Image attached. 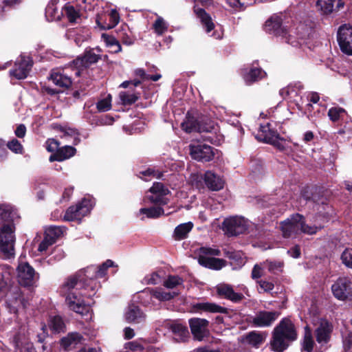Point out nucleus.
Instances as JSON below:
<instances>
[{"label":"nucleus","instance_id":"6","mask_svg":"<svg viewBox=\"0 0 352 352\" xmlns=\"http://www.w3.org/2000/svg\"><path fill=\"white\" fill-rule=\"evenodd\" d=\"M281 312L279 311H257L254 316H251L249 322L254 327H269L279 318Z\"/></svg>","mask_w":352,"mask_h":352},{"label":"nucleus","instance_id":"43","mask_svg":"<svg viewBox=\"0 0 352 352\" xmlns=\"http://www.w3.org/2000/svg\"><path fill=\"white\" fill-rule=\"evenodd\" d=\"M336 0H317L316 6L321 10L323 14H331L333 10Z\"/></svg>","mask_w":352,"mask_h":352},{"label":"nucleus","instance_id":"13","mask_svg":"<svg viewBox=\"0 0 352 352\" xmlns=\"http://www.w3.org/2000/svg\"><path fill=\"white\" fill-rule=\"evenodd\" d=\"M189 327L194 340L202 341L209 334V321L204 318H192L188 320Z\"/></svg>","mask_w":352,"mask_h":352},{"label":"nucleus","instance_id":"61","mask_svg":"<svg viewBox=\"0 0 352 352\" xmlns=\"http://www.w3.org/2000/svg\"><path fill=\"white\" fill-rule=\"evenodd\" d=\"M164 195H161L160 194H155L154 195H151L148 197L150 201L153 204L164 206L167 204V199L164 197Z\"/></svg>","mask_w":352,"mask_h":352},{"label":"nucleus","instance_id":"64","mask_svg":"<svg viewBox=\"0 0 352 352\" xmlns=\"http://www.w3.org/2000/svg\"><path fill=\"white\" fill-rule=\"evenodd\" d=\"M145 281L148 285H157L160 282V276L157 273H152L149 277H145Z\"/></svg>","mask_w":352,"mask_h":352},{"label":"nucleus","instance_id":"16","mask_svg":"<svg viewBox=\"0 0 352 352\" xmlns=\"http://www.w3.org/2000/svg\"><path fill=\"white\" fill-rule=\"evenodd\" d=\"M100 58V55L95 54L94 49L86 50L82 56H78L72 61L74 67L78 69L76 75L80 74V69L89 68L91 65L98 63Z\"/></svg>","mask_w":352,"mask_h":352},{"label":"nucleus","instance_id":"46","mask_svg":"<svg viewBox=\"0 0 352 352\" xmlns=\"http://www.w3.org/2000/svg\"><path fill=\"white\" fill-rule=\"evenodd\" d=\"M96 108L99 112L108 111L111 109V96L109 94L106 98L96 103Z\"/></svg>","mask_w":352,"mask_h":352},{"label":"nucleus","instance_id":"17","mask_svg":"<svg viewBox=\"0 0 352 352\" xmlns=\"http://www.w3.org/2000/svg\"><path fill=\"white\" fill-rule=\"evenodd\" d=\"M120 21V14L116 9H112L109 13L98 14L96 22L101 30L113 28Z\"/></svg>","mask_w":352,"mask_h":352},{"label":"nucleus","instance_id":"42","mask_svg":"<svg viewBox=\"0 0 352 352\" xmlns=\"http://www.w3.org/2000/svg\"><path fill=\"white\" fill-rule=\"evenodd\" d=\"M264 72L261 68H252L248 73L244 76V80L248 83H252L262 78V74Z\"/></svg>","mask_w":352,"mask_h":352},{"label":"nucleus","instance_id":"29","mask_svg":"<svg viewBox=\"0 0 352 352\" xmlns=\"http://www.w3.org/2000/svg\"><path fill=\"white\" fill-rule=\"evenodd\" d=\"M59 0H50L45 8V17L50 21H60L63 17V13H58L56 5Z\"/></svg>","mask_w":352,"mask_h":352},{"label":"nucleus","instance_id":"57","mask_svg":"<svg viewBox=\"0 0 352 352\" xmlns=\"http://www.w3.org/2000/svg\"><path fill=\"white\" fill-rule=\"evenodd\" d=\"M316 190H317V186H306L301 190V197L307 201H311Z\"/></svg>","mask_w":352,"mask_h":352},{"label":"nucleus","instance_id":"11","mask_svg":"<svg viewBox=\"0 0 352 352\" xmlns=\"http://www.w3.org/2000/svg\"><path fill=\"white\" fill-rule=\"evenodd\" d=\"M337 40L341 51L352 55V27L346 24L341 25L338 31Z\"/></svg>","mask_w":352,"mask_h":352},{"label":"nucleus","instance_id":"38","mask_svg":"<svg viewBox=\"0 0 352 352\" xmlns=\"http://www.w3.org/2000/svg\"><path fill=\"white\" fill-rule=\"evenodd\" d=\"M170 329L175 335L179 336L181 339L186 338L189 336L188 329L185 324L174 322L170 325Z\"/></svg>","mask_w":352,"mask_h":352},{"label":"nucleus","instance_id":"2","mask_svg":"<svg viewBox=\"0 0 352 352\" xmlns=\"http://www.w3.org/2000/svg\"><path fill=\"white\" fill-rule=\"evenodd\" d=\"M181 127L188 133L192 132L206 133V134L203 135L204 141L213 144L217 142V138L212 133L215 129L214 122L207 116L198 113L195 115L188 112Z\"/></svg>","mask_w":352,"mask_h":352},{"label":"nucleus","instance_id":"62","mask_svg":"<svg viewBox=\"0 0 352 352\" xmlns=\"http://www.w3.org/2000/svg\"><path fill=\"white\" fill-rule=\"evenodd\" d=\"M300 226H298L299 232H302L304 233H307V234L315 233L314 228L305 223V217L303 216H302V218L300 219Z\"/></svg>","mask_w":352,"mask_h":352},{"label":"nucleus","instance_id":"10","mask_svg":"<svg viewBox=\"0 0 352 352\" xmlns=\"http://www.w3.org/2000/svg\"><path fill=\"white\" fill-rule=\"evenodd\" d=\"M223 228L228 234L237 236L247 231L248 222L242 217L228 218L223 221Z\"/></svg>","mask_w":352,"mask_h":352},{"label":"nucleus","instance_id":"33","mask_svg":"<svg viewBox=\"0 0 352 352\" xmlns=\"http://www.w3.org/2000/svg\"><path fill=\"white\" fill-rule=\"evenodd\" d=\"M314 341L312 336L311 328L307 325L304 329V336L301 343V351L312 352L314 346Z\"/></svg>","mask_w":352,"mask_h":352},{"label":"nucleus","instance_id":"31","mask_svg":"<svg viewBox=\"0 0 352 352\" xmlns=\"http://www.w3.org/2000/svg\"><path fill=\"white\" fill-rule=\"evenodd\" d=\"M311 201L317 204H321L325 212H324V215L325 217H329L332 215V207L329 206V201L327 197H324L323 195L321 194L320 189L317 187V190L314 191L313 194V197H311Z\"/></svg>","mask_w":352,"mask_h":352},{"label":"nucleus","instance_id":"34","mask_svg":"<svg viewBox=\"0 0 352 352\" xmlns=\"http://www.w3.org/2000/svg\"><path fill=\"white\" fill-rule=\"evenodd\" d=\"M192 228L193 223L190 221L178 225L174 230V239L180 241L187 238L188 233L192 230Z\"/></svg>","mask_w":352,"mask_h":352},{"label":"nucleus","instance_id":"41","mask_svg":"<svg viewBox=\"0 0 352 352\" xmlns=\"http://www.w3.org/2000/svg\"><path fill=\"white\" fill-rule=\"evenodd\" d=\"M63 230L60 227L51 226L45 232V236L52 244L55 243L56 240L62 235Z\"/></svg>","mask_w":352,"mask_h":352},{"label":"nucleus","instance_id":"53","mask_svg":"<svg viewBox=\"0 0 352 352\" xmlns=\"http://www.w3.org/2000/svg\"><path fill=\"white\" fill-rule=\"evenodd\" d=\"M163 176V173L160 172L159 170H155L154 168H148L145 170L140 171L139 173V177L140 178H142V177H155L157 179H160Z\"/></svg>","mask_w":352,"mask_h":352},{"label":"nucleus","instance_id":"23","mask_svg":"<svg viewBox=\"0 0 352 352\" xmlns=\"http://www.w3.org/2000/svg\"><path fill=\"white\" fill-rule=\"evenodd\" d=\"M255 138L260 142L270 144L276 138H280V134L276 129H272L271 124L267 123L265 125H261Z\"/></svg>","mask_w":352,"mask_h":352},{"label":"nucleus","instance_id":"12","mask_svg":"<svg viewBox=\"0 0 352 352\" xmlns=\"http://www.w3.org/2000/svg\"><path fill=\"white\" fill-rule=\"evenodd\" d=\"M36 272L27 262H21L17 267L19 283L23 287L32 286L35 283Z\"/></svg>","mask_w":352,"mask_h":352},{"label":"nucleus","instance_id":"15","mask_svg":"<svg viewBox=\"0 0 352 352\" xmlns=\"http://www.w3.org/2000/svg\"><path fill=\"white\" fill-rule=\"evenodd\" d=\"M302 215L298 213L291 215L290 218L281 221L280 223V229L284 238H289L299 233V228L300 226V219Z\"/></svg>","mask_w":352,"mask_h":352},{"label":"nucleus","instance_id":"7","mask_svg":"<svg viewBox=\"0 0 352 352\" xmlns=\"http://www.w3.org/2000/svg\"><path fill=\"white\" fill-rule=\"evenodd\" d=\"M91 208V201L84 198L75 206H72L67 208L64 215V220L68 221L80 220L82 217L90 212Z\"/></svg>","mask_w":352,"mask_h":352},{"label":"nucleus","instance_id":"32","mask_svg":"<svg viewBox=\"0 0 352 352\" xmlns=\"http://www.w3.org/2000/svg\"><path fill=\"white\" fill-rule=\"evenodd\" d=\"M196 14L200 19L201 23L207 33H210L214 29V23L209 14L204 8L195 10Z\"/></svg>","mask_w":352,"mask_h":352},{"label":"nucleus","instance_id":"47","mask_svg":"<svg viewBox=\"0 0 352 352\" xmlns=\"http://www.w3.org/2000/svg\"><path fill=\"white\" fill-rule=\"evenodd\" d=\"M0 219L4 223H13L11 210L6 206L0 205Z\"/></svg>","mask_w":352,"mask_h":352},{"label":"nucleus","instance_id":"49","mask_svg":"<svg viewBox=\"0 0 352 352\" xmlns=\"http://www.w3.org/2000/svg\"><path fill=\"white\" fill-rule=\"evenodd\" d=\"M183 279L178 276H168V278L164 281V286L166 288L173 289L177 285L183 284Z\"/></svg>","mask_w":352,"mask_h":352},{"label":"nucleus","instance_id":"48","mask_svg":"<svg viewBox=\"0 0 352 352\" xmlns=\"http://www.w3.org/2000/svg\"><path fill=\"white\" fill-rule=\"evenodd\" d=\"M6 146L16 154H22L23 152V147L22 144L16 138H13L12 140L9 141Z\"/></svg>","mask_w":352,"mask_h":352},{"label":"nucleus","instance_id":"44","mask_svg":"<svg viewBox=\"0 0 352 352\" xmlns=\"http://www.w3.org/2000/svg\"><path fill=\"white\" fill-rule=\"evenodd\" d=\"M122 104L124 106H131L135 103L140 96L135 94H129L126 91H121L119 94Z\"/></svg>","mask_w":352,"mask_h":352},{"label":"nucleus","instance_id":"20","mask_svg":"<svg viewBox=\"0 0 352 352\" xmlns=\"http://www.w3.org/2000/svg\"><path fill=\"white\" fill-rule=\"evenodd\" d=\"M217 294L227 300H229L234 303L240 302L245 298V296L241 293L235 292L232 287L228 284L220 285L217 287Z\"/></svg>","mask_w":352,"mask_h":352},{"label":"nucleus","instance_id":"26","mask_svg":"<svg viewBox=\"0 0 352 352\" xmlns=\"http://www.w3.org/2000/svg\"><path fill=\"white\" fill-rule=\"evenodd\" d=\"M124 317L129 323H140L144 320L145 315L138 305L132 304L129 305Z\"/></svg>","mask_w":352,"mask_h":352},{"label":"nucleus","instance_id":"22","mask_svg":"<svg viewBox=\"0 0 352 352\" xmlns=\"http://www.w3.org/2000/svg\"><path fill=\"white\" fill-rule=\"evenodd\" d=\"M192 309L195 312H208V313H220L228 314V309L221 307L214 302H197L192 304Z\"/></svg>","mask_w":352,"mask_h":352},{"label":"nucleus","instance_id":"8","mask_svg":"<svg viewBox=\"0 0 352 352\" xmlns=\"http://www.w3.org/2000/svg\"><path fill=\"white\" fill-rule=\"evenodd\" d=\"M34 62L31 57L21 55L15 63L13 69L10 70V75L17 80L26 78L30 72Z\"/></svg>","mask_w":352,"mask_h":352},{"label":"nucleus","instance_id":"18","mask_svg":"<svg viewBox=\"0 0 352 352\" xmlns=\"http://www.w3.org/2000/svg\"><path fill=\"white\" fill-rule=\"evenodd\" d=\"M85 340L83 336L76 331L69 332L59 340L60 347L65 352L74 350Z\"/></svg>","mask_w":352,"mask_h":352},{"label":"nucleus","instance_id":"35","mask_svg":"<svg viewBox=\"0 0 352 352\" xmlns=\"http://www.w3.org/2000/svg\"><path fill=\"white\" fill-rule=\"evenodd\" d=\"M114 265V263L113 261H112L110 259H108L105 262H104L102 265H99L96 269H94V272H95V276L94 278H91L92 279H94L96 282V278H103L106 274H107V270H108L109 267H113ZM89 268V270H88V272L86 273H89V272L90 270H91L93 269V267H87V269ZM87 278H90L88 276V274H87Z\"/></svg>","mask_w":352,"mask_h":352},{"label":"nucleus","instance_id":"51","mask_svg":"<svg viewBox=\"0 0 352 352\" xmlns=\"http://www.w3.org/2000/svg\"><path fill=\"white\" fill-rule=\"evenodd\" d=\"M224 256L228 259L234 261L237 265H241L244 263L241 254L239 252L226 250L224 252Z\"/></svg>","mask_w":352,"mask_h":352},{"label":"nucleus","instance_id":"39","mask_svg":"<svg viewBox=\"0 0 352 352\" xmlns=\"http://www.w3.org/2000/svg\"><path fill=\"white\" fill-rule=\"evenodd\" d=\"M52 128L59 132L63 133V135L60 136L61 138H66V137H74V136H78L80 135V133L76 129L63 126L58 124H54L52 126Z\"/></svg>","mask_w":352,"mask_h":352},{"label":"nucleus","instance_id":"56","mask_svg":"<svg viewBox=\"0 0 352 352\" xmlns=\"http://www.w3.org/2000/svg\"><path fill=\"white\" fill-rule=\"evenodd\" d=\"M342 263L352 269V248L346 249L341 254Z\"/></svg>","mask_w":352,"mask_h":352},{"label":"nucleus","instance_id":"21","mask_svg":"<svg viewBox=\"0 0 352 352\" xmlns=\"http://www.w3.org/2000/svg\"><path fill=\"white\" fill-rule=\"evenodd\" d=\"M203 179L210 190L219 191L223 188L224 181L222 177L211 170H207L204 173Z\"/></svg>","mask_w":352,"mask_h":352},{"label":"nucleus","instance_id":"27","mask_svg":"<svg viewBox=\"0 0 352 352\" xmlns=\"http://www.w3.org/2000/svg\"><path fill=\"white\" fill-rule=\"evenodd\" d=\"M199 263L207 268L219 270L226 265V261L222 258L199 256Z\"/></svg>","mask_w":352,"mask_h":352},{"label":"nucleus","instance_id":"25","mask_svg":"<svg viewBox=\"0 0 352 352\" xmlns=\"http://www.w3.org/2000/svg\"><path fill=\"white\" fill-rule=\"evenodd\" d=\"M76 153V149L72 146H64L56 149V152L50 156L49 160L62 162L73 157Z\"/></svg>","mask_w":352,"mask_h":352},{"label":"nucleus","instance_id":"50","mask_svg":"<svg viewBox=\"0 0 352 352\" xmlns=\"http://www.w3.org/2000/svg\"><path fill=\"white\" fill-rule=\"evenodd\" d=\"M155 32L162 35L168 30V27L162 17H158L153 25Z\"/></svg>","mask_w":352,"mask_h":352},{"label":"nucleus","instance_id":"14","mask_svg":"<svg viewBox=\"0 0 352 352\" xmlns=\"http://www.w3.org/2000/svg\"><path fill=\"white\" fill-rule=\"evenodd\" d=\"M283 21L281 14H273L265 21L264 30L268 34L286 38L287 35V30L283 25Z\"/></svg>","mask_w":352,"mask_h":352},{"label":"nucleus","instance_id":"3","mask_svg":"<svg viewBox=\"0 0 352 352\" xmlns=\"http://www.w3.org/2000/svg\"><path fill=\"white\" fill-rule=\"evenodd\" d=\"M296 339L297 332L294 324L290 318H283L272 331L271 349L275 352H283L289 346L287 341L292 342Z\"/></svg>","mask_w":352,"mask_h":352},{"label":"nucleus","instance_id":"37","mask_svg":"<svg viewBox=\"0 0 352 352\" xmlns=\"http://www.w3.org/2000/svg\"><path fill=\"white\" fill-rule=\"evenodd\" d=\"M140 213L146 214L147 218L157 219L164 214V209L160 207L142 208L140 210Z\"/></svg>","mask_w":352,"mask_h":352},{"label":"nucleus","instance_id":"19","mask_svg":"<svg viewBox=\"0 0 352 352\" xmlns=\"http://www.w3.org/2000/svg\"><path fill=\"white\" fill-rule=\"evenodd\" d=\"M26 300L20 293H13L7 297L6 307L10 314H18L19 309L26 308Z\"/></svg>","mask_w":352,"mask_h":352},{"label":"nucleus","instance_id":"36","mask_svg":"<svg viewBox=\"0 0 352 352\" xmlns=\"http://www.w3.org/2000/svg\"><path fill=\"white\" fill-rule=\"evenodd\" d=\"M49 327L52 331L56 333L65 332L66 325L60 316H53L49 322Z\"/></svg>","mask_w":352,"mask_h":352},{"label":"nucleus","instance_id":"63","mask_svg":"<svg viewBox=\"0 0 352 352\" xmlns=\"http://www.w3.org/2000/svg\"><path fill=\"white\" fill-rule=\"evenodd\" d=\"M259 286L261 289L264 290V292H269L272 291L274 288V285L272 282H269L267 280H260L257 281Z\"/></svg>","mask_w":352,"mask_h":352},{"label":"nucleus","instance_id":"60","mask_svg":"<svg viewBox=\"0 0 352 352\" xmlns=\"http://www.w3.org/2000/svg\"><path fill=\"white\" fill-rule=\"evenodd\" d=\"M143 294H149L151 297H153L162 301V289L160 288L150 289L147 288L142 292Z\"/></svg>","mask_w":352,"mask_h":352},{"label":"nucleus","instance_id":"54","mask_svg":"<svg viewBox=\"0 0 352 352\" xmlns=\"http://www.w3.org/2000/svg\"><path fill=\"white\" fill-rule=\"evenodd\" d=\"M246 338L249 343L253 345L261 344L263 341V338L261 334L256 333V331L250 332L248 334Z\"/></svg>","mask_w":352,"mask_h":352},{"label":"nucleus","instance_id":"59","mask_svg":"<svg viewBox=\"0 0 352 352\" xmlns=\"http://www.w3.org/2000/svg\"><path fill=\"white\" fill-rule=\"evenodd\" d=\"M125 349H129L130 352H147L146 349L137 342H129L126 343Z\"/></svg>","mask_w":352,"mask_h":352},{"label":"nucleus","instance_id":"30","mask_svg":"<svg viewBox=\"0 0 352 352\" xmlns=\"http://www.w3.org/2000/svg\"><path fill=\"white\" fill-rule=\"evenodd\" d=\"M61 13H63V16H65L72 24L76 23L77 19L80 18V10L76 9L69 2L65 4L61 10Z\"/></svg>","mask_w":352,"mask_h":352},{"label":"nucleus","instance_id":"4","mask_svg":"<svg viewBox=\"0 0 352 352\" xmlns=\"http://www.w3.org/2000/svg\"><path fill=\"white\" fill-rule=\"evenodd\" d=\"M15 226L14 223H3L0 228V249L7 257L14 255Z\"/></svg>","mask_w":352,"mask_h":352},{"label":"nucleus","instance_id":"9","mask_svg":"<svg viewBox=\"0 0 352 352\" xmlns=\"http://www.w3.org/2000/svg\"><path fill=\"white\" fill-rule=\"evenodd\" d=\"M214 151L217 150L206 144L190 145V154L192 158L199 162H208L212 160L215 155Z\"/></svg>","mask_w":352,"mask_h":352},{"label":"nucleus","instance_id":"45","mask_svg":"<svg viewBox=\"0 0 352 352\" xmlns=\"http://www.w3.org/2000/svg\"><path fill=\"white\" fill-rule=\"evenodd\" d=\"M102 36L107 46L116 47V49L112 50L113 53H118L122 51V46L119 41L117 40L113 36L102 34Z\"/></svg>","mask_w":352,"mask_h":352},{"label":"nucleus","instance_id":"5","mask_svg":"<svg viewBox=\"0 0 352 352\" xmlns=\"http://www.w3.org/2000/svg\"><path fill=\"white\" fill-rule=\"evenodd\" d=\"M332 293L340 300H352V278L340 277L331 286Z\"/></svg>","mask_w":352,"mask_h":352},{"label":"nucleus","instance_id":"58","mask_svg":"<svg viewBox=\"0 0 352 352\" xmlns=\"http://www.w3.org/2000/svg\"><path fill=\"white\" fill-rule=\"evenodd\" d=\"M268 271L272 273H276V272H282V268L284 266V262L280 261H268Z\"/></svg>","mask_w":352,"mask_h":352},{"label":"nucleus","instance_id":"1","mask_svg":"<svg viewBox=\"0 0 352 352\" xmlns=\"http://www.w3.org/2000/svg\"><path fill=\"white\" fill-rule=\"evenodd\" d=\"M88 269L79 271L69 276L61 287V293L65 296V302L69 309L80 315L89 312V307L85 304L84 296L90 297L95 294L98 282L87 278Z\"/></svg>","mask_w":352,"mask_h":352},{"label":"nucleus","instance_id":"40","mask_svg":"<svg viewBox=\"0 0 352 352\" xmlns=\"http://www.w3.org/2000/svg\"><path fill=\"white\" fill-rule=\"evenodd\" d=\"M345 114H346V110L340 107H331L328 111V116L333 122H338L340 119L342 120Z\"/></svg>","mask_w":352,"mask_h":352},{"label":"nucleus","instance_id":"28","mask_svg":"<svg viewBox=\"0 0 352 352\" xmlns=\"http://www.w3.org/2000/svg\"><path fill=\"white\" fill-rule=\"evenodd\" d=\"M50 79L54 85L63 89H68L72 85L71 78L60 72H52L50 74Z\"/></svg>","mask_w":352,"mask_h":352},{"label":"nucleus","instance_id":"55","mask_svg":"<svg viewBox=\"0 0 352 352\" xmlns=\"http://www.w3.org/2000/svg\"><path fill=\"white\" fill-rule=\"evenodd\" d=\"M199 256H220L221 251L219 249L212 248L209 247H201L199 249Z\"/></svg>","mask_w":352,"mask_h":352},{"label":"nucleus","instance_id":"24","mask_svg":"<svg viewBox=\"0 0 352 352\" xmlns=\"http://www.w3.org/2000/svg\"><path fill=\"white\" fill-rule=\"evenodd\" d=\"M333 331L332 324L328 322H322L315 331L316 339L318 343H327Z\"/></svg>","mask_w":352,"mask_h":352},{"label":"nucleus","instance_id":"52","mask_svg":"<svg viewBox=\"0 0 352 352\" xmlns=\"http://www.w3.org/2000/svg\"><path fill=\"white\" fill-rule=\"evenodd\" d=\"M149 191L153 194H160L161 195H166L170 192L169 190L161 182H154Z\"/></svg>","mask_w":352,"mask_h":352}]
</instances>
